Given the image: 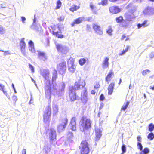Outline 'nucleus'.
I'll use <instances>...</instances> for the list:
<instances>
[{
    "mask_svg": "<svg viewBox=\"0 0 154 154\" xmlns=\"http://www.w3.org/2000/svg\"><path fill=\"white\" fill-rule=\"evenodd\" d=\"M49 74V71L48 69H44L41 72V75L45 80L48 79Z\"/></svg>",
    "mask_w": 154,
    "mask_h": 154,
    "instance_id": "412c9836",
    "label": "nucleus"
},
{
    "mask_svg": "<svg viewBox=\"0 0 154 154\" xmlns=\"http://www.w3.org/2000/svg\"><path fill=\"white\" fill-rule=\"evenodd\" d=\"M20 46L21 52L24 55H26L25 48L26 44L24 42V38H22L20 42Z\"/></svg>",
    "mask_w": 154,
    "mask_h": 154,
    "instance_id": "4468645a",
    "label": "nucleus"
},
{
    "mask_svg": "<svg viewBox=\"0 0 154 154\" xmlns=\"http://www.w3.org/2000/svg\"><path fill=\"white\" fill-rule=\"evenodd\" d=\"M115 86L114 83L112 82L110 83L109 85L108 88V95H110L112 94L113 92V89Z\"/></svg>",
    "mask_w": 154,
    "mask_h": 154,
    "instance_id": "aec40b11",
    "label": "nucleus"
},
{
    "mask_svg": "<svg viewBox=\"0 0 154 154\" xmlns=\"http://www.w3.org/2000/svg\"><path fill=\"white\" fill-rule=\"evenodd\" d=\"M21 18L22 19V21L23 23H24V21L26 20V18L24 17H21Z\"/></svg>",
    "mask_w": 154,
    "mask_h": 154,
    "instance_id": "052dcab7",
    "label": "nucleus"
},
{
    "mask_svg": "<svg viewBox=\"0 0 154 154\" xmlns=\"http://www.w3.org/2000/svg\"><path fill=\"white\" fill-rule=\"evenodd\" d=\"M148 130L150 132L154 130V124L151 123L148 125Z\"/></svg>",
    "mask_w": 154,
    "mask_h": 154,
    "instance_id": "72a5a7b5",
    "label": "nucleus"
},
{
    "mask_svg": "<svg viewBox=\"0 0 154 154\" xmlns=\"http://www.w3.org/2000/svg\"><path fill=\"white\" fill-rule=\"evenodd\" d=\"M111 2H116L118 1L119 0H109Z\"/></svg>",
    "mask_w": 154,
    "mask_h": 154,
    "instance_id": "338daca9",
    "label": "nucleus"
},
{
    "mask_svg": "<svg viewBox=\"0 0 154 154\" xmlns=\"http://www.w3.org/2000/svg\"><path fill=\"white\" fill-rule=\"evenodd\" d=\"M85 85V83L84 80H79L76 82L74 85V87H72L71 88H73L74 90H77L83 88Z\"/></svg>",
    "mask_w": 154,
    "mask_h": 154,
    "instance_id": "6e6552de",
    "label": "nucleus"
},
{
    "mask_svg": "<svg viewBox=\"0 0 154 154\" xmlns=\"http://www.w3.org/2000/svg\"><path fill=\"white\" fill-rule=\"evenodd\" d=\"M84 19L83 17H80L75 19L74 21L71 23V26L73 27L75 24H79L81 23L83 21Z\"/></svg>",
    "mask_w": 154,
    "mask_h": 154,
    "instance_id": "a211bd4d",
    "label": "nucleus"
},
{
    "mask_svg": "<svg viewBox=\"0 0 154 154\" xmlns=\"http://www.w3.org/2000/svg\"><path fill=\"white\" fill-rule=\"evenodd\" d=\"M44 45L45 46L47 47L49 46L50 41L47 38L45 39V42H44Z\"/></svg>",
    "mask_w": 154,
    "mask_h": 154,
    "instance_id": "37998d69",
    "label": "nucleus"
},
{
    "mask_svg": "<svg viewBox=\"0 0 154 154\" xmlns=\"http://www.w3.org/2000/svg\"><path fill=\"white\" fill-rule=\"evenodd\" d=\"M129 103L130 102L129 101H127L125 105L123 106H122V107L121 108V110H122L124 111H125L127 108L129 104Z\"/></svg>",
    "mask_w": 154,
    "mask_h": 154,
    "instance_id": "4c0bfd02",
    "label": "nucleus"
},
{
    "mask_svg": "<svg viewBox=\"0 0 154 154\" xmlns=\"http://www.w3.org/2000/svg\"><path fill=\"white\" fill-rule=\"evenodd\" d=\"M93 28L95 32L98 34L101 35L103 34V32L100 26L96 24H93Z\"/></svg>",
    "mask_w": 154,
    "mask_h": 154,
    "instance_id": "2eb2a0df",
    "label": "nucleus"
},
{
    "mask_svg": "<svg viewBox=\"0 0 154 154\" xmlns=\"http://www.w3.org/2000/svg\"><path fill=\"white\" fill-rule=\"evenodd\" d=\"M0 51L4 52V55H6L10 54V53L8 51H4L2 50H0Z\"/></svg>",
    "mask_w": 154,
    "mask_h": 154,
    "instance_id": "de8ad7c7",
    "label": "nucleus"
},
{
    "mask_svg": "<svg viewBox=\"0 0 154 154\" xmlns=\"http://www.w3.org/2000/svg\"><path fill=\"white\" fill-rule=\"evenodd\" d=\"M105 99V97L103 94H101L99 100L100 101H103Z\"/></svg>",
    "mask_w": 154,
    "mask_h": 154,
    "instance_id": "8fccbe9b",
    "label": "nucleus"
},
{
    "mask_svg": "<svg viewBox=\"0 0 154 154\" xmlns=\"http://www.w3.org/2000/svg\"><path fill=\"white\" fill-rule=\"evenodd\" d=\"M26 149H23L22 151V154H26Z\"/></svg>",
    "mask_w": 154,
    "mask_h": 154,
    "instance_id": "0e129e2a",
    "label": "nucleus"
},
{
    "mask_svg": "<svg viewBox=\"0 0 154 154\" xmlns=\"http://www.w3.org/2000/svg\"><path fill=\"white\" fill-rule=\"evenodd\" d=\"M147 138L150 140H152L154 138V134L152 132L149 133L147 136Z\"/></svg>",
    "mask_w": 154,
    "mask_h": 154,
    "instance_id": "c9c22d12",
    "label": "nucleus"
},
{
    "mask_svg": "<svg viewBox=\"0 0 154 154\" xmlns=\"http://www.w3.org/2000/svg\"><path fill=\"white\" fill-rule=\"evenodd\" d=\"M2 91L3 93L4 94H5L7 96V97H8V99H9L10 96L8 94L7 92L6 91H5L4 90V89H3V90H2Z\"/></svg>",
    "mask_w": 154,
    "mask_h": 154,
    "instance_id": "6e6d98bb",
    "label": "nucleus"
},
{
    "mask_svg": "<svg viewBox=\"0 0 154 154\" xmlns=\"http://www.w3.org/2000/svg\"><path fill=\"white\" fill-rule=\"evenodd\" d=\"M10 100L14 104L17 100V97L16 96L14 95L13 96L11 99Z\"/></svg>",
    "mask_w": 154,
    "mask_h": 154,
    "instance_id": "e433bc0d",
    "label": "nucleus"
},
{
    "mask_svg": "<svg viewBox=\"0 0 154 154\" xmlns=\"http://www.w3.org/2000/svg\"><path fill=\"white\" fill-rule=\"evenodd\" d=\"M137 140L138 142H140L141 141V137L140 136H138L137 137Z\"/></svg>",
    "mask_w": 154,
    "mask_h": 154,
    "instance_id": "4d7b16f0",
    "label": "nucleus"
},
{
    "mask_svg": "<svg viewBox=\"0 0 154 154\" xmlns=\"http://www.w3.org/2000/svg\"><path fill=\"white\" fill-rule=\"evenodd\" d=\"M125 39V41H126L129 40V38L128 36H126L125 34L122 35L121 38V40H124Z\"/></svg>",
    "mask_w": 154,
    "mask_h": 154,
    "instance_id": "ea45409f",
    "label": "nucleus"
},
{
    "mask_svg": "<svg viewBox=\"0 0 154 154\" xmlns=\"http://www.w3.org/2000/svg\"><path fill=\"white\" fill-rule=\"evenodd\" d=\"M76 119L75 117H72L69 123V125L71 130L73 131H75L76 130Z\"/></svg>",
    "mask_w": 154,
    "mask_h": 154,
    "instance_id": "9b49d317",
    "label": "nucleus"
},
{
    "mask_svg": "<svg viewBox=\"0 0 154 154\" xmlns=\"http://www.w3.org/2000/svg\"><path fill=\"white\" fill-rule=\"evenodd\" d=\"M86 61V60L85 59L82 58L79 60V62L80 65L82 66L85 63Z\"/></svg>",
    "mask_w": 154,
    "mask_h": 154,
    "instance_id": "58836bf2",
    "label": "nucleus"
},
{
    "mask_svg": "<svg viewBox=\"0 0 154 154\" xmlns=\"http://www.w3.org/2000/svg\"><path fill=\"white\" fill-rule=\"evenodd\" d=\"M95 140L96 141H97L100 140L102 135V130L100 129L99 128L95 129Z\"/></svg>",
    "mask_w": 154,
    "mask_h": 154,
    "instance_id": "dca6fc26",
    "label": "nucleus"
},
{
    "mask_svg": "<svg viewBox=\"0 0 154 154\" xmlns=\"http://www.w3.org/2000/svg\"><path fill=\"white\" fill-rule=\"evenodd\" d=\"M116 22L118 23H122L124 20L123 17L122 16H120L116 17Z\"/></svg>",
    "mask_w": 154,
    "mask_h": 154,
    "instance_id": "c756f323",
    "label": "nucleus"
},
{
    "mask_svg": "<svg viewBox=\"0 0 154 154\" xmlns=\"http://www.w3.org/2000/svg\"><path fill=\"white\" fill-rule=\"evenodd\" d=\"M90 7L93 13L94 14H97V11L95 10L96 8L95 3L93 2H91L90 3Z\"/></svg>",
    "mask_w": 154,
    "mask_h": 154,
    "instance_id": "b1692460",
    "label": "nucleus"
},
{
    "mask_svg": "<svg viewBox=\"0 0 154 154\" xmlns=\"http://www.w3.org/2000/svg\"><path fill=\"white\" fill-rule=\"evenodd\" d=\"M4 32V29L3 27L0 26V34H3Z\"/></svg>",
    "mask_w": 154,
    "mask_h": 154,
    "instance_id": "5fc2aeb1",
    "label": "nucleus"
},
{
    "mask_svg": "<svg viewBox=\"0 0 154 154\" xmlns=\"http://www.w3.org/2000/svg\"><path fill=\"white\" fill-rule=\"evenodd\" d=\"M104 104L103 103H102L100 104V107L99 108L100 109H102L104 106Z\"/></svg>",
    "mask_w": 154,
    "mask_h": 154,
    "instance_id": "e2e57ef3",
    "label": "nucleus"
},
{
    "mask_svg": "<svg viewBox=\"0 0 154 154\" xmlns=\"http://www.w3.org/2000/svg\"><path fill=\"white\" fill-rule=\"evenodd\" d=\"M75 69V66L73 64H72L71 66L68 69L69 70L71 73H73L74 72Z\"/></svg>",
    "mask_w": 154,
    "mask_h": 154,
    "instance_id": "f704fd0d",
    "label": "nucleus"
},
{
    "mask_svg": "<svg viewBox=\"0 0 154 154\" xmlns=\"http://www.w3.org/2000/svg\"><path fill=\"white\" fill-rule=\"evenodd\" d=\"M124 15L127 21H131L132 20L133 17L128 13H125Z\"/></svg>",
    "mask_w": 154,
    "mask_h": 154,
    "instance_id": "cd10ccee",
    "label": "nucleus"
},
{
    "mask_svg": "<svg viewBox=\"0 0 154 154\" xmlns=\"http://www.w3.org/2000/svg\"><path fill=\"white\" fill-rule=\"evenodd\" d=\"M114 75V73L113 70H110L105 78V81L107 83H109L111 81V79Z\"/></svg>",
    "mask_w": 154,
    "mask_h": 154,
    "instance_id": "f3484780",
    "label": "nucleus"
},
{
    "mask_svg": "<svg viewBox=\"0 0 154 154\" xmlns=\"http://www.w3.org/2000/svg\"><path fill=\"white\" fill-rule=\"evenodd\" d=\"M121 149L122 150V153L121 154H124L126 152V148L125 145L124 144H123L121 147Z\"/></svg>",
    "mask_w": 154,
    "mask_h": 154,
    "instance_id": "a19ab883",
    "label": "nucleus"
},
{
    "mask_svg": "<svg viewBox=\"0 0 154 154\" xmlns=\"http://www.w3.org/2000/svg\"><path fill=\"white\" fill-rule=\"evenodd\" d=\"M109 58L106 57L105 58L102 63V67L103 68H106L109 67Z\"/></svg>",
    "mask_w": 154,
    "mask_h": 154,
    "instance_id": "6ab92c4d",
    "label": "nucleus"
},
{
    "mask_svg": "<svg viewBox=\"0 0 154 154\" xmlns=\"http://www.w3.org/2000/svg\"><path fill=\"white\" fill-rule=\"evenodd\" d=\"M56 48L58 52L61 53L63 54H65L67 51V48L60 44L56 45Z\"/></svg>",
    "mask_w": 154,
    "mask_h": 154,
    "instance_id": "f8f14e48",
    "label": "nucleus"
},
{
    "mask_svg": "<svg viewBox=\"0 0 154 154\" xmlns=\"http://www.w3.org/2000/svg\"><path fill=\"white\" fill-rule=\"evenodd\" d=\"M146 9L148 11H150V12L152 13L153 11H154V8H150L147 7Z\"/></svg>",
    "mask_w": 154,
    "mask_h": 154,
    "instance_id": "3c124183",
    "label": "nucleus"
},
{
    "mask_svg": "<svg viewBox=\"0 0 154 154\" xmlns=\"http://www.w3.org/2000/svg\"><path fill=\"white\" fill-rule=\"evenodd\" d=\"M80 154H88L90 149L88 143L86 140H82L79 146Z\"/></svg>",
    "mask_w": 154,
    "mask_h": 154,
    "instance_id": "7ed1b4c3",
    "label": "nucleus"
},
{
    "mask_svg": "<svg viewBox=\"0 0 154 154\" xmlns=\"http://www.w3.org/2000/svg\"><path fill=\"white\" fill-rule=\"evenodd\" d=\"M4 86L1 84H0V90L2 91L3 90V89H4Z\"/></svg>",
    "mask_w": 154,
    "mask_h": 154,
    "instance_id": "13d9d810",
    "label": "nucleus"
},
{
    "mask_svg": "<svg viewBox=\"0 0 154 154\" xmlns=\"http://www.w3.org/2000/svg\"><path fill=\"white\" fill-rule=\"evenodd\" d=\"M80 8V6L79 5H76L75 4L73 5L72 6L70 7L69 8L70 11L72 12H73L74 11H76Z\"/></svg>",
    "mask_w": 154,
    "mask_h": 154,
    "instance_id": "393cba45",
    "label": "nucleus"
},
{
    "mask_svg": "<svg viewBox=\"0 0 154 154\" xmlns=\"http://www.w3.org/2000/svg\"><path fill=\"white\" fill-rule=\"evenodd\" d=\"M81 101L82 103L84 104H85L87 101V90L85 89L81 93Z\"/></svg>",
    "mask_w": 154,
    "mask_h": 154,
    "instance_id": "ddd939ff",
    "label": "nucleus"
},
{
    "mask_svg": "<svg viewBox=\"0 0 154 154\" xmlns=\"http://www.w3.org/2000/svg\"><path fill=\"white\" fill-rule=\"evenodd\" d=\"M113 31V29H112V28L111 26H109L108 27V29L106 31V32L109 35H112V32Z\"/></svg>",
    "mask_w": 154,
    "mask_h": 154,
    "instance_id": "2f4dec72",
    "label": "nucleus"
},
{
    "mask_svg": "<svg viewBox=\"0 0 154 154\" xmlns=\"http://www.w3.org/2000/svg\"><path fill=\"white\" fill-rule=\"evenodd\" d=\"M75 91L73 88H70L69 89V97L71 101H74L78 99L79 97L76 93Z\"/></svg>",
    "mask_w": 154,
    "mask_h": 154,
    "instance_id": "423d86ee",
    "label": "nucleus"
},
{
    "mask_svg": "<svg viewBox=\"0 0 154 154\" xmlns=\"http://www.w3.org/2000/svg\"><path fill=\"white\" fill-rule=\"evenodd\" d=\"M29 68L30 69L32 72L34 73V70L33 66L30 64H29Z\"/></svg>",
    "mask_w": 154,
    "mask_h": 154,
    "instance_id": "603ef678",
    "label": "nucleus"
},
{
    "mask_svg": "<svg viewBox=\"0 0 154 154\" xmlns=\"http://www.w3.org/2000/svg\"><path fill=\"white\" fill-rule=\"evenodd\" d=\"M62 89H61V91H63L65 88V85L64 84H63L61 85Z\"/></svg>",
    "mask_w": 154,
    "mask_h": 154,
    "instance_id": "bf43d9fd",
    "label": "nucleus"
},
{
    "mask_svg": "<svg viewBox=\"0 0 154 154\" xmlns=\"http://www.w3.org/2000/svg\"><path fill=\"white\" fill-rule=\"evenodd\" d=\"M50 132L49 134V138L51 140H53L56 137V131L51 129L50 130Z\"/></svg>",
    "mask_w": 154,
    "mask_h": 154,
    "instance_id": "5701e85b",
    "label": "nucleus"
},
{
    "mask_svg": "<svg viewBox=\"0 0 154 154\" xmlns=\"http://www.w3.org/2000/svg\"><path fill=\"white\" fill-rule=\"evenodd\" d=\"M127 24H125V25H122V27L126 28L127 27Z\"/></svg>",
    "mask_w": 154,
    "mask_h": 154,
    "instance_id": "774afa93",
    "label": "nucleus"
},
{
    "mask_svg": "<svg viewBox=\"0 0 154 154\" xmlns=\"http://www.w3.org/2000/svg\"><path fill=\"white\" fill-rule=\"evenodd\" d=\"M57 78V73L56 70H55L53 73V76L52 78V82L55 81Z\"/></svg>",
    "mask_w": 154,
    "mask_h": 154,
    "instance_id": "c85d7f7f",
    "label": "nucleus"
},
{
    "mask_svg": "<svg viewBox=\"0 0 154 154\" xmlns=\"http://www.w3.org/2000/svg\"><path fill=\"white\" fill-rule=\"evenodd\" d=\"M63 29V25L60 23L51 25L49 27V31L52 34L58 38H64V35L61 32L62 29Z\"/></svg>",
    "mask_w": 154,
    "mask_h": 154,
    "instance_id": "f257e3e1",
    "label": "nucleus"
},
{
    "mask_svg": "<svg viewBox=\"0 0 154 154\" xmlns=\"http://www.w3.org/2000/svg\"><path fill=\"white\" fill-rule=\"evenodd\" d=\"M91 122L90 119L83 116L81 119L80 125L84 130H87L91 128Z\"/></svg>",
    "mask_w": 154,
    "mask_h": 154,
    "instance_id": "f03ea898",
    "label": "nucleus"
},
{
    "mask_svg": "<svg viewBox=\"0 0 154 154\" xmlns=\"http://www.w3.org/2000/svg\"><path fill=\"white\" fill-rule=\"evenodd\" d=\"M138 149L140 150H142L143 146L140 142H138L137 143Z\"/></svg>",
    "mask_w": 154,
    "mask_h": 154,
    "instance_id": "a18cd8bd",
    "label": "nucleus"
},
{
    "mask_svg": "<svg viewBox=\"0 0 154 154\" xmlns=\"http://www.w3.org/2000/svg\"><path fill=\"white\" fill-rule=\"evenodd\" d=\"M91 94L93 95H94L95 94V92L94 90H92L91 91Z\"/></svg>",
    "mask_w": 154,
    "mask_h": 154,
    "instance_id": "69168bd1",
    "label": "nucleus"
},
{
    "mask_svg": "<svg viewBox=\"0 0 154 154\" xmlns=\"http://www.w3.org/2000/svg\"><path fill=\"white\" fill-rule=\"evenodd\" d=\"M68 122V119L65 118L62 121L61 123L59 124L57 126V131L59 132H61L65 129Z\"/></svg>",
    "mask_w": 154,
    "mask_h": 154,
    "instance_id": "0eeeda50",
    "label": "nucleus"
},
{
    "mask_svg": "<svg viewBox=\"0 0 154 154\" xmlns=\"http://www.w3.org/2000/svg\"><path fill=\"white\" fill-rule=\"evenodd\" d=\"M29 50L32 52L35 51L34 44L32 40H30L28 42Z\"/></svg>",
    "mask_w": 154,
    "mask_h": 154,
    "instance_id": "a878e982",
    "label": "nucleus"
},
{
    "mask_svg": "<svg viewBox=\"0 0 154 154\" xmlns=\"http://www.w3.org/2000/svg\"><path fill=\"white\" fill-rule=\"evenodd\" d=\"M64 19V17L63 16H60L58 18H57L58 20L59 21H63Z\"/></svg>",
    "mask_w": 154,
    "mask_h": 154,
    "instance_id": "09e8293b",
    "label": "nucleus"
},
{
    "mask_svg": "<svg viewBox=\"0 0 154 154\" xmlns=\"http://www.w3.org/2000/svg\"><path fill=\"white\" fill-rule=\"evenodd\" d=\"M150 71L148 69L143 70L142 72V74L143 75H147L148 73L150 72Z\"/></svg>",
    "mask_w": 154,
    "mask_h": 154,
    "instance_id": "c03bdc74",
    "label": "nucleus"
},
{
    "mask_svg": "<svg viewBox=\"0 0 154 154\" xmlns=\"http://www.w3.org/2000/svg\"><path fill=\"white\" fill-rule=\"evenodd\" d=\"M100 87V85L98 83H96L94 86V89H98Z\"/></svg>",
    "mask_w": 154,
    "mask_h": 154,
    "instance_id": "864d4df0",
    "label": "nucleus"
},
{
    "mask_svg": "<svg viewBox=\"0 0 154 154\" xmlns=\"http://www.w3.org/2000/svg\"><path fill=\"white\" fill-rule=\"evenodd\" d=\"M148 20H146L144 21L143 23L141 24L138 23L137 25V26L138 28H140L141 27H145L148 26L149 25V23H147Z\"/></svg>",
    "mask_w": 154,
    "mask_h": 154,
    "instance_id": "4be33fe9",
    "label": "nucleus"
},
{
    "mask_svg": "<svg viewBox=\"0 0 154 154\" xmlns=\"http://www.w3.org/2000/svg\"><path fill=\"white\" fill-rule=\"evenodd\" d=\"M45 96L46 97H48L49 99L51 98V85L49 84L46 85L45 87Z\"/></svg>",
    "mask_w": 154,
    "mask_h": 154,
    "instance_id": "9d476101",
    "label": "nucleus"
},
{
    "mask_svg": "<svg viewBox=\"0 0 154 154\" xmlns=\"http://www.w3.org/2000/svg\"><path fill=\"white\" fill-rule=\"evenodd\" d=\"M141 151L140 154H147L149 153V151L148 148L147 147L145 148L143 150H142Z\"/></svg>",
    "mask_w": 154,
    "mask_h": 154,
    "instance_id": "7c9ffc66",
    "label": "nucleus"
},
{
    "mask_svg": "<svg viewBox=\"0 0 154 154\" xmlns=\"http://www.w3.org/2000/svg\"><path fill=\"white\" fill-rule=\"evenodd\" d=\"M56 4L55 8L56 9H58L61 6L62 3L60 0H58L57 1Z\"/></svg>",
    "mask_w": 154,
    "mask_h": 154,
    "instance_id": "79ce46f5",
    "label": "nucleus"
},
{
    "mask_svg": "<svg viewBox=\"0 0 154 154\" xmlns=\"http://www.w3.org/2000/svg\"><path fill=\"white\" fill-rule=\"evenodd\" d=\"M109 11L110 13L112 14H116L121 12V9L118 6L114 5L109 7Z\"/></svg>",
    "mask_w": 154,
    "mask_h": 154,
    "instance_id": "1a4fd4ad",
    "label": "nucleus"
},
{
    "mask_svg": "<svg viewBox=\"0 0 154 154\" xmlns=\"http://www.w3.org/2000/svg\"><path fill=\"white\" fill-rule=\"evenodd\" d=\"M51 109L50 105L46 107L43 114V121L45 123L50 121V118L51 115Z\"/></svg>",
    "mask_w": 154,
    "mask_h": 154,
    "instance_id": "20e7f679",
    "label": "nucleus"
},
{
    "mask_svg": "<svg viewBox=\"0 0 154 154\" xmlns=\"http://www.w3.org/2000/svg\"><path fill=\"white\" fill-rule=\"evenodd\" d=\"M92 20V17H88L87 19V20L88 21H91Z\"/></svg>",
    "mask_w": 154,
    "mask_h": 154,
    "instance_id": "680f3d73",
    "label": "nucleus"
},
{
    "mask_svg": "<svg viewBox=\"0 0 154 154\" xmlns=\"http://www.w3.org/2000/svg\"><path fill=\"white\" fill-rule=\"evenodd\" d=\"M130 48V46H127L125 50L122 51L119 54V55H124L125 53L127 52L129 50Z\"/></svg>",
    "mask_w": 154,
    "mask_h": 154,
    "instance_id": "473e14b6",
    "label": "nucleus"
},
{
    "mask_svg": "<svg viewBox=\"0 0 154 154\" xmlns=\"http://www.w3.org/2000/svg\"><path fill=\"white\" fill-rule=\"evenodd\" d=\"M108 3V0H102L100 2V4L103 6L106 5Z\"/></svg>",
    "mask_w": 154,
    "mask_h": 154,
    "instance_id": "49530a36",
    "label": "nucleus"
},
{
    "mask_svg": "<svg viewBox=\"0 0 154 154\" xmlns=\"http://www.w3.org/2000/svg\"><path fill=\"white\" fill-rule=\"evenodd\" d=\"M38 57L39 58H44V60H45L47 59V57L45 54L44 52H39L38 54Z\"/></svg>",
    "mask_w": 154,
    "mask_h": 154,
    "instance_id": "bb28decb",
    "label": "nucleus"
},
{
    "mask_svg": "<svg viewBox=\"0 0 154 154\" xmlns=\"http://www.w3.org/2000/svg\"><path fill=\"white\" fill-rule=\"evenodd\" d=\"M66 62H62L59 63L57 66V69L59 74H64L66 72Z\"/></svg>",
    "mask_w": 154,
    "mask_h": 154,
    "instance_id": "39448f33",
    "label": "nucleus"
}]
</instances>
